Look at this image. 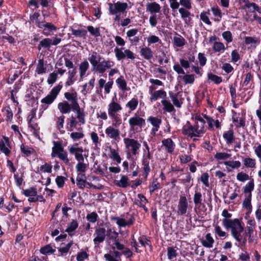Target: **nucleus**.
<instances>
[{
  "label": "nucleus",
  "mask_w": 261,
  "mask_h": 261,
  "mask_svg": "<svg viewBox=\"0 0 261 261\" xmlns=\"http://www.w3.org/2000/svg\"><path fill=\"white\" fill-rule=\"evenodd\" d=\"M168 94L170 98L171 99L173 102V105H174V106L177 108H180L183 103L184 99H178V95L179 92L175 93L172 91H169Z\"/></svg>",
  "instance_id": "21"
},
{
  "label": "nucleus",
  "mask_w": 261,
  "mask_h": 261,
  "mask_svg": "<svg viewBox=\"0 0 261 261\" xmlns=\"http://www.w3.org/2000/svg\"><path fill=\"white\" fill-rule=\"evenodd\" d=\"M68 77L67 81L65 83L66 86H69L72 85L74 82V80H73V77L75 75L76 73V68H74L72 70H69L68 72Z\"/></svg>",
  "instance_id": "43"
},
{
  "label": "nucleus",
  "mask_w": 261,
  "mask_h": 261,
  "mask_svg": "<svg viewBox=\"0 0 261 261\" xmlns=\"http://www.w3.org/2000/svg\"><path fill=\"white\" fill-rule=\"evenodd\" d=\"M185 84H192L195 81V76L193 74H187L182 76Z\"/></svg>",
  "instance_id": "57"
},
{
  "label": "nucleus",
  "mask_w": 261,
  "mask_h": 261,
  "mask_svg": "<svg viewBox=\"0 0 261 261\" xmlns=\"http://www.w3.org/2000/svg\"><path fill=\"white\" fill-rule=\"evenodd\" d=\"M89 67V63L87 60L82 62L79 67L80 76H84Z\"/></svg>",
  "instance_id": "51"
},
{
  "label": "nucleus",
  "mask_w": 261,
  "mask_h": 261,
  "mask_svg": "<svg viewBox=\"0 0 261 261\" xmlns=\"http://www.w3.org/2000/svg\"><path fill=\"white\" fill-rule=\"evenodd\" d=\"M231 156L230 154L226 152H217L214 157L217 160H226Z\"/></svg>",
  "instance_id": "64"
},
{
  "label": "nucleus",
  "mask_w": 261,
  "mask_h": 261,
  "mask_svg": "<svg viewBox=\"0 0 261 261\" xmlns=\"http://www.w3.org/2000/svg\"><path fill=\"white\" fill-rule=\"evenodd\" d=\"M65 118V116L64 115H61L60 116L55 118L56 127L61 134L65 133V130H63Z\"/></svg>",
  "instance_id": "29"
},
{
  "label": "nucleus",
  "mask_w": 261,
  "mask_h": 261,
  "mask_svg": "<svg viewBox=\"0 0 261 261\" xmlns=\"http://www.w3.org/2000/svg\"><path fill=\"white\" fill-rule=\"evenodd\" d=\"M62 87V82H60L57 86L54 87L51 90L46 96L41 99V102L43 105L41 106L40 110L44 111L47 109L49 105L53 103Z\"/></svg>",
  "instance_id": "3"
},
{
  "label": "nucleus",
  "mask_w": 261,
  "mask_h": 261,
  "mask_svg": "<svg viewBox=\"0 0 261 261\" xmlns=\"http://www.w3.org/2000/svg\"><path fill=\"white\" fill-rule=\"evenodd\" d=\"M138 105V100L137 97H133L126 104L125 106L128 108L130 111H133L136 109Z\"/></svg>",
  "instance_id": "41"
},
{
  "label": "nucleus",
  "mask_w": 261,
  "mask_h": 261,
  "mask_svg": "<svg viewBox=\"0 0 261 261\" xmlns=\"http://www.w3.org/2000/svg\"><path fill=\"white\" fill-rule=\"evenodd\" d=\"M72 34L75 36L76 37H83L84 38H85L87 32L86 30L82 29V30H75L74 29H71Z\"/></svg>",
  "instance_id": "53"
},
{
  "label": "nucleus",
  "mask_w": 261,
  "mask_h": 261,
  "mask_svg": "<svg viewBox=\"0 0 261 261\" xmlns=\"http://www.w3.org/2000/svg\"><path fill=\"white\" fill-rule=\"evenodd\" d=\"M108 229H106L103 226H98L95 227V231L93 234L94 237L93 243L95 247H98L101 243H102L107 239L108 234Z\"/></svg>",
  "instance_id": "4"
},
{
  "label": "nucleus",
  "mask_w": 261,
  "mask_h": 261,
  "mask_svg": "<svg viewBox=\"0 0 261 261\" xmlns=\"http://www.w3.org/2000/svg\"><path fill=\"white\" fill-rule=\"evenodd\" d=\"M177 253L176 250L173 247H168L167 248L168 258L170 260L176 257Z\"/></svg>",
  "instance_id": "61"
},
{
  "label": "nucleus",
  "mask_w": 261,
  "mask_h": 261,
  "mask_svg": "<svg viewBox=\"0 0 261 261\" xmlns=\"http://www.w3.org/2000/svg\"><path fill=\"white\" fill-rule=\"evenodd\" d=\"M55 251L56 249L53 248L51 244L46 245L40 249V253L44 255L54 254Z\"/></svg>",
  "instance_id": "38"
},
{
  "label": "nucleus",
  "mask_w": 261,
  "mask_h": 261,
  "mask_svg": "<svg viewBox=\"0 0 261 261\" xmlns=\"http://www.w3.org/2000/svg\"><path fill=\"white\" fill-rule=\"evenodd\" d=\"M137 196L140 200H136L135 201V204L137 205L138 206L140 207V204H146L148 202L147 199L143 194H138Z\"/></svg>",
  "instance_id": "58"
},
{
  "label": "nucleus",
  "mask_w": 261,
  "mask_h": 261,
  "mask_svg": "<svg viewBox=\"0 0 261 261\" xmlns=\"http://www.w3.org/2000/svg\"><path fill=\"white\" fill-rule=\"evenodd\" d=\"M173 43L176 46L180 47L185 45L186 41L181 36L180 37H175L173 38Z\"/></svg>",
  "instance_id": "60"
},
{
  "label": "nucleus",
  "mask_w": 261,
  "mask_h": 261,
  "mask_svg": "<svg viewBox=\"0 0 261 261\" xmlns=\"http://www.w3.org/2000/svg\"><path fill=\"white\" fill-rule=\"evenodd\" d=\"M73 92H65L64 93V97L69 101L71 102V104L74 108H76V107L80 108V106L77 100V93L73 90Z\"/></svg>",
  "instance_id": "14"
},
{
  "label": "nucleus",
  "mask_w": 261,
  "mask_h": 261,
  "mask_svg": "<svg viewBox=\"0 0 261 261\" xmlns=\"http://www.w3.org/2000/svg\"><path fill=\"white\" fill-rule=\"evenodd\" d=\"M149 93H151L149 99L151 102L157 100L159 98H167V93L164 90H159L152 93V89L150 87Z\"/></svg>",
  "instance_id": "18"
},
{
  "label": "nucleus",
  "mask_w": 261,
  "mask_h": 261,
  "mask_svg": "<svg viewBox=\"0 0 261 261\" xmlns=\"http://www.w3.org/2000/svg\"><path fill=\"white\" fill-rule=\"evenodd\" d=\"M214 243V240L211 236L210 233H207L205 237V239L201 241L203 246L206 248H212L213 246Z\"/></svg>",
  "instance_id": "35"
},
{
  "label": "nucleus",
  "mask_w": 261,
  "mask_h": 261,
  "mask_svg": "<svg viewBox=\"0 0 261 261\" xmlns=\"http://www.w3.org/2000/svg\"><path fill=\"white\" fill-rule=\"evenodd\" d=\"M67 179L64 176L58 175L55 179L57 187L59 188H62L64 186L65 182Z\"/></svg>",
  "instance_id": "59"
},
{
  "label": "nucleus",
  "mask_w": 261,
  "mask_h": 261,
  "mask_svg": "<svg viewBox=\"0 0 261 261\" xmlns=\"http://www.w3.org/2000/svg\"><path fill=\"white\" fill-rule=\"evenodd\" d=\"M38 28L43 29L42 33L46 36L53 34L54 32L57 31L58 28L51 22H46L42 21V23H38Z\"/></svg>",
  "instance_id": "10"
},
{
  "label": "nucleus",
  "mask_w": 261,
  "mask_h": 261,
  "mask_svg": "<svg viewBox=\"0 0 261 261\" xmlns=\"http://www.w3.org/2000/svg\"><path fill=\"white\" fill-rule=\"evenodd\" d=\"M128 123L130 130L134 132L141 131L146 124L145 120L136 115L129 119Z\"/></svg>",
  "instance_id": "5"
},
{
  "label": "nucleus",
  "mask_w": 261,
  "mask_h": 261,
  "mask_svg": "<svg viewBox=\"0 0 261 261\" xmlns=\"http://www.w3.org/2000/svg\"><path fill=\"white\" fill-rule=\"evenodd\" d=\"M40 16V14L39 12H35L33 14L30 15V19L33 23H35L36 26L38 28V23H42V21H40L39 20V17Z\"/></svg>",
  "instance_id": "55"
},
{
  "label": "nucleus",
  "mask_w": 261,
  "mask_h": 261,
  "mask_svg": "<svg viewBox=\"0 0 261 261\" xmlns=\"http://www.w3.org/2000/svg\"><path fill=\"white\" fill-rule=\"evenodd\" d=\"M58 109L62 115L69 113L71 110L76 112L77 115L76 118L82 124L86 123L85 113L84 110H81V108L76 107L74 108L72 104H70L67 101L64 100L58 104Z\"/></svg>",
  "instance_id": "2"
},
{
  "label": "nucleus",
  "mask_w": 261,
  "mask_h": 261,
  "mask_svg": "<svg viewBox=\"0 0 261 261\" xmlns=\"http://www.w3.org/2000/svg\"><path fill=\"white\" fill-rule=\"evenodd\" d=\"M147 121L150 122L154 127L151 130L153 131L154 133L159 130L160 126L162 123V119L158 117L150 116L147 119Z\"/></svg>",
  "instance_id": "26"
},
{
  "label": "nucleus",
  "mask_w": 261,
  "mask_h": 261,
  "mask_svg": "<svg viewBox=\"0 0 261 261\" xmlns=\"http://www.w3.org/2000/svg\"><path fill=\"white\" fill-rule=\"evenodd\" d=\"M21 155L23 157H30L31 155H36L35 150L28 145L22 144L20 147Z\"/></svg>",
  "instance_id": "20"
},
{
  "label": "nucleus",
  "mask_w": 261,
  "mask_h": 261,
  "mask_svg": "<svg viewBox=\"0 0 261 261\" xmlns=\"http://www.w3.org/2000/svg\"><path fill=\"white\" fill-rule=\"evenodd\" d=\"M129 179L126 175H121V179L120 180H115V184L117 186L126 188L130 186L128 182Z\"/></svg>",
  "instance_id": "33"
},
{
  "label": "nucleus",
  "mask_w": 261,
  "mask_h": 261,
  "mask_svg": "<svg viewBox=\"0 0 261 261\" xmlns=\"http://www.w3.org/2000/svg\"><path fill=\"white\" fill-rule=\"evenodd\" d=\"M138 240L142 246L145 247L146 245H147L150 248L152 247L151 242L149 238H147L146 236L142 235L139 238Z\"/></svg>",
  "instance_id": "49"
},
{
  "label": "nucleus",
  "mask_w": 261,
  "mask_h": 261,
  "mask_svg": "<svg viewBox=\"0 0 261 261\" xmlns=\"http://www.w3.org/2000/svg\"><path fill=\"white\" fill-rule=\"evenodd\" d=\"M98 218V216L95 212H93L90 214H89L86 216L87 221L89 222L94 223L96 222Z\"/></svg>",
  "instance_id": "63"
},
{
  "label": "nucleus",
  "mask_w": 261,
  "mask_h": 261,
  "mask_svg": "<svg viewBox=\"0 0 261 261\" xmlns=\"http://www.w3.org/2000/svg\"><path fill=\"white\" fill-rule=\"evenodd\" d=\"M22 194L26 197H35L37 195V190L35 187H32L29 189L23 190Z\"/></svg>",
  "instance_id": "40"
},
{
  "label": "nucleus",
  "mask_w": 261,
  "mask_h": 261,
  "mask_svg": "<svg viewBox=\"0 0 261 261\" xmlns=\"http://www.w3.org/2000/svg\"><path fill=\"white\" fill-rule=\"evenodd\" d=\"M251 200L252 197L245 196V198L243 201L242 206L244 209L247 210L245 216V219H247V216L249 217V215L252 212V206L251 204Z\"/></svg>",
  "instance_id": "17"
},
{
  "label": "nucleus",
  "mask_w": 261,
  "mask_h": 261,
  "mask_svg": "<svg viewBox=\"0 0 261 261\" xmlns=\"http://www.w3.org/2000/svg\"><path fill=\"white\" fill-rule=\"evenodd\" d=\"M122 254L118 251H114V256L110 253H106L104 254V257L107 261H119Z\"/></svg>",
  "instance_id": "37"
},
{
  "label": "nucleus",
  "mask_w": 261,
  "mask_h": 261,
  "mask_svg": "<svg viewBox=\"0 0 261 261\" xmlns=\"http://www.w3.org/2000/svg\"><path fill=\"white\" fill-rule=\"evenodd\" d=\"M222 224L226 229H230L231 235L236 241L240 242L242 246H245L247 241L246 233H243L244 226L241 219L238 218L234 219H223Z\"/></svg>",
  "instance_id": "1"
},
{
  "label": "nucleus",
  "mask_w": 261,
  "mask_h": 261,
  "mask_svg": "<svg viewBox=\"0 0 261 261\" xmlns=\"http://www.w3.org/2000/svg\"><path fill=\"white\" fill-rule=\"evenodd\" d=\"M196 127L195 124L193 125L189 121H187L181 129L182 134L184 136H187L191 138L193 137H199L197 134Z\"/></svg>",
  "instance_id": "9"
},
{
  "label": "nucleus",
  "mask_w": 261,
  "mask_h": 261,
  "mask_svg": "<svg viewBox=\"0 0 261 261\" xmlns=\"http://www.w3.org/2000/svg\"><path fill=\"white\" fill-rule=\"evenodd\" d=\"M194 203L196 206L199 207L202 204V197L200 192L196 190L193 197Z\"/></svg>",
  "instance_id": "44"
},
{
  "label": "nucleus",
  "mask_w": 261,
  "mask_h": 261,
  "mask_svg": "<svg viewBox=\"0 0 261 261\" xmlns=\"http://www.w3.org/2000/svg\"><path fill=\"white\" fill-rule=\"evenodd\" d=\"M192 119L195 121V125L196 127L197 134L199 137L203 135L206 131L205 123L206 122L200 114H196L194 117H192Z\"/></svg>",
  "instance_id": "7"
},
{
  "label": "nucleus",
  "mask_w": 261,
  "mask_h": 261,
  "mask_svg": "<svg viewBox=\"0 0 261 261\" xmlns=\"http://www.w3.org/2000/svg\"><path fill=\"white\" fill-rule=\"evenodd\" d=\"M79 223L75 219H72L71 222L68 224L65 232L68 233L69 236L72 237L75 233V230L78 228Z\"/></svg>",
  "instance_id": "19"
},
{
  "label": "nucleus",
  "mask_w": 261,
  "mask_h": 261,
  "mask_svg": "<svg viewBox=\"0 0 261 261\" xmlns=\"http://www.w3.org/2000/svg\"><path fill=\"white\" fill-rule=\"evenodd\" d=\"M36 71L38 74H42L46 72V68L44 67L43 59H40L37 65Z\"/></svg>",
  "instance_id": "48"
},
{
  "label": "nucleus",
  "mask_w": 261,
  "mask_h": 261,
  "mask_svg": "<svg viewBox=\"0 0 261 261\" xmlns=\"http://www.w3.org/2000/svg\"><path fill=\"white\" fill-rule=\"evenodd\" d=\"M140 55L147 60H151L153 57V51L151 49L148 47H142L140 51Z\"/></svg>",
  "instance_id": "28"
},
{
  "label": "nucleus",
  "mask_w": 261,
  "mask_h": 261,
  "mask_svg": "<svg viewBox=\"0 0 261 261\" xmlns=\"http://www.w3.org/2000/svg\"><path fill=\"white\" fill-rule=\"evenodd\" d=\"M87 30L91 34V35L95 37L100 36V32L99 28H94L92 25H89L87 27Z\"/></svg>",
  "instance_id": "54"
},
{
  "label": "nucleus",
  "mask_w": 261,
  "mask_h": 261,
  "mask_svg": "<svg viewBox=\"0 0 261 261\" xmlns=\"http://www.w3.org/2000/svg\"><path fill=\"white\" fill-rule=\"evenodd\" d=\"M245 78L242 83V87L247 86L250 82H253V75L250 71L245 75Z\"/></svg>",
  "instance_id": "62"
},
{
  "label": "nucleus",
  "mask_w": 261,
  "mask_h": 261,
  "mask_svg": "<svg viewBox=\"0 0 261 261\" xmlns=\"http://www.w3.org/2000/svg\"><path fill=\"white\" fill-rule=\"evenodd\" d=\"M110 158L113 159L117 162V164H120L121 162V158L119 155L118 152L114 149L110 148V154H109Z\"/></svg>",
  "instance_id": "46"
},
{
  "label": "nucleus",
  "mask_w": 261,
  "mask_h": 261,
  "mask_svg": "<svg viewBox=\"0 0 261 261\" xmlns=\"http://www.w3.org/2000/svg\"><path fill=\"white\" fill-rule=\"evenodd\" d=\"M223 137L227 144H231L234 140L233 130L232 129H229L224 132Z\"/></svg>",
  "instance_id": "31"
},
{
  "label": "nucleus",
  "mask_w": 261,
  "mask_h": 261,
  "mask_svg": "<svg viewBox=\"0 0 261 261\" xmlns=\"http://www.w3.org/2000/svg\"><path fill=\"white\" fill-rule=\"evenodd\" d=\"M162 144L165 146L166 150L169 153H172L175 145L171 138H167L162 141Z\"/></svg>",
  "instance_id": "25"
},
{
  "label": "nucleus",
  "mask_w": 261,
  "mask_h": 261,
  "mask_svg": "<svg viewBox=\"0 0 261 261\" xmlns=\"http://www.w3.org/2000/svg\"><path fill=\"white\" fill-rule=\"evenodd\" d=\"M54 146L52 148L51 157H55L58 154L61 152H63L64 148L62 143L60 141H53Z\"/></svg>",
  "instance_id": "27"
},
{
  "label": "nucleus",
  "mask_w": 261,
  "mask_h": 261,
  "mask_svg": "<svg viewBox=\"0 0 261 261\" xmlns=\"http://www.w3.org/2000/svg\"><path fill=\"white\" fill-rule=\"evenodd\" d=\"M124 143L127 148H131L133 155H136L137 150L140 148L141 144L134 139L126 138L124 139Z\"/></svg>",
  "instance_id": "11"
},
{
  "label": "nucleus",
  "mask_w": 261,
  "mask_h": 261,
  "mask_svg": "<svg viewBox=\"0 0 261 261\" xmlns=\"http://www.w3.org/2000/svg\"><path fill=\"white\" fill-rule=\"evenodd\" d=\"M32 120H31V119H28V126L33 130V135L35 137L39 136L38 130L39 127L38 124L37 123H32Z\"/></svg>",
  "instance_id": "52"
},
{
  "label": "nucleus",
  "mask_w": 261,
  "mask_h": 261,
  "mask_svg": "<svg viewBox=\"0 0 261 261\" xmlns=\"http://www.w3.org/2000/svg\"><path fill=\"white\" fill-rule=\"evenodd\" d=\"M73 245V241H70L68 244L66 245L65 246L63 247H60L58 250L60 252V255L59 256H63L65 255H66L67 253L69 252L71 247Z\"/></svg>",
  "instance_id": "50"
},
{
  "label": "nucleus",
  "mask_w": 261,
  "mask_h": 261,
  "mask_svg": "<svg viewBox=\"0 0 261 261\" xmlns=\"http://www.w3.org/2000/svg\"><path fill=\"white\" fill-rule=\"evenodd\" d=\"M2 111L3 112L5 111V115L6 116V121L7 123L11 122L13 119V114L10 107L9 106L5 107L3 108Z\"/></svg>",
  "instance_id": "39"
},
{
  "label": "nucleus",
  "mask_w": 261,
  "mask_h": 261,
  "mask_svg": "<svg viewBox=\"0 0 261 261\" xmlns=\"http://www.w3.org/2000/svg\"><path fill=\"white\" fill-rule=\"evenodd\" d=\"M105 133L109 138L113 139L115 140H117L119 138V130L113 127V126H110L108 127L105 130Z\"/></svg>",
  "instance_id": "16"
},
{
  "label": "nucleus",
  "mask_w": 261,
  "mask_h": 261,
  "mask_svg": "<svg viewBox=\"0 0 261 261\" xmlns=\"http://www.w3.org/2000/svg\"><path fill=\"white\" fill-rule=\"evenodd\" d=\"M67 124L69 126V128L67 127L68 131H72L73 128L75 127L78 123V122L76 120V118L72 115L67 119Z\"/></svg>",
  "instance_id": "47"
},
{
  "label": "nucleus",
  "mask_w": 261,
  "mask_h": 261,
  "mask_svg": "<svg viewBox=\"0 0 261 261\" xmlns=\"http://www.w3.org/2000/svg\"><path fill=\"white\" fill-rule=\"evenodd\" d=\"M177 208V213L179 215H184L187 213L188 202L185 196H181L180 197Z\"/></svg>",
  "instance_id": "15"
},
{
  "label": "nucleus",
  "mask_w": 261,
  "mask_h": 261,
  "mask_svg": "<svg viewBox=\"0 0 261 261\" xmlns=\"http://www.w3.org/2000/svg\"><path fill=\"white\" fill-rule=\"evenodd\" d=\"M112 119V126L115 128H117L122 123V120L119 114H113L109 115Z\"/></svg>",
  "instance_id": "45"
},
{
  "label": "nucleus",
  "mask_w": 261,
  "mask_h": 261,
  "mask_svg": "<svg viewBox=\"0 0 261 261\" xmlns=\"http://www.w3.org/2000/svg\"><path fill=\"white\" fill-rule=\"evenodd\" d=\"M160 9V5L156 2L148 3L146 5V11L151 13H158Z\"/></svg>",
  "instance_id": "32"
},
{
  "label": "nucleus",
  "mask_w": 261,
  "mask_h": 261,
  "mask_svg": "<svg viewBox=\"0 0 261 261\" xmlns=\"http://www.w3.org/2000/svg\"><path fill=\"white\" fill-rule=\"evenodd\" d=\"M207 79L213 82L215 84H219L222 82V79L221 76H218L212 72H208L207 74Z\"/></svg>",
  "instance_id": "42"
},
{
  "label": "nucleus",
  "mask_w": 261,
  "mask_h": 261,
  "mask_svg": "<svg viewBox=\"0 0 261 261\" xmlns=\"http://www.w3.org/2000/svg\"><path fill=\"white\" fill-rule=\"evenodd\" d=\"M116 83L118 87L124 92L129 90V88H127L126 82L122 75L120 76L116 80Z\"/></svg>",
  "instance_id": "36"
},
{
  "label": "nucleus",
  "mask_w": 261,
  "mask_h": 261,
  "mask_svg": "<svg viewBox=\"0 0 261 261\" xmlns=\"http://www.w3.org/2000/svg\"><path fill=\"white\" fill-rule=\"evenodd\" d=\"M114 52L117 59L120 61L127 58L128 59L134 60L135 59V56L133 51L128 49H124V48L121 49L116 47L114 49Z\"/></svg>",
  "instance_id": "8"
},
{
  "label": "nucleus",
  "mask_w": 261,
  "mask_h": 261,
  "mask_svg": "<svg viewBox=\"0 0 261 261\" xmlns=\"http://www.w3.org/2000/svg\"><path fill=\"white\" fill-rule=\"evenodd\" d=\"M243 163L247 168H254L256 165L255 160L250 158H245Z\"/></svg>",
  "instance_id": "56"
},
{
  "label": "nucleus",
  "mask_w": 261,
  "mask_h": 261,
  "mask_svg": "<svg viewBox=\"0 0 261 261\" xmlns=\"http://www.w3.org/2000/svg\"><path fill=\"white\" fill-rule=\"evenodd\" d=\"M108 114L111 115L116 114V113L120 111L122 107L120 104L116 102H112L108 106Z\"/></svg>",
  "instance_id": "30"
},
{
  "label": "nucleus",
  "mask_w": 261,
  "mask_h": 261,
  "mask_svg": "<svg viewBox=\"0 0 261 261\" xmlns=\"http://www.w3.org/2000/svg\"><path fill=\"white\" fill-rule=\"evenodd\" d=\"M161 103L163 106V110L166 112L173 113L176 112V110L174 108V105L171 102L167 100L166 98L163 99L161 100Z\"/></svg>",
  "instance_id": "22"
},
{
  "label": "nucleus",
  "mask_w": 261,
  "mask_h": 261,
  "mask_svg": "<svg viewBox=\"0 0 261 261\" xmlns=\"http://www.w3.org/2000/svg\"><path fill=\"white\" fill-rule=\"evenodd\" d=\"M254 189L253 178H250L249 181L243 187V193L245 196L252 197V192Z\"/></svg>",
  "instance_id": "23"
},
{
  "label": "nucleus",
  "mask_w": 261,
  "mask_h": 261,
  "mask_svg": "<svg viewBox=\"0 0 261 261\" xmlns=\"http://www.w3.org/2000/svg\"><path fill=\"white\" fill-rule=\"evenodd\" d=\"M102 58L100 55L97 54L96 52L94 51L92 54L91 56L88 58V60L94 69H95L100 63Z\"/></svg>",
  "instance_id": "24"
},
{
  "label": "nucleus",
  "mask_w": 261,
  "mask_h": 261,
  "mask_svg": "<svg viewBox=\"0 0 261 261\" xmlns=\"http://www.w3.org/2000/svg\"><path fill=\"white\" fill-rule=\"evenodd\" d=\"M111 220L112 221H116V224L120 227H125L126 226L132 225L135 222V218L133 216H130L128 220L126 221L123 218H120L118 217H113L111 218Z\"/></svg>",
  "instance_id": "13"
},
{
  "label": "nucleus",
  "mask_w": 261,
  "mask_h": 261,
  "mask_svg": "<svg viewBox=\"0 0 261 261\" xmlns=\"http://www.w3.org/2000/svg\"><path fill=\"white\" fill-rule=\"evenodd\" d=\"M108 232L107 236V239L109 240V241H112L114 242V243L119 241V234L114 229L108 228Z\"/></svg>",
  "instance_id": "34"
},
{
  "label": "nucleus",
  "mask_w": 261,
  "mask_h": 261,
  "mask_svg": "<svg viewBox=\"0 0 261 261\" xmlns=\"http://www.w3.org/2000/svg\"><path fill=\"white\" fill-rule=\"evenodd\" d=\"M109 11L110 14L116 15L118 13H124L128 8V5L126 3L117 2L114 4L109 3Z\"/></svg>",
  "instance_id": "6"
},
{
  "label": "nucleus",
  "mask_w": 261,
  "mask_h": 261,
  "mask_svg": "<svg viewBox=\"0 0 261 261\" xmlns=\"http://www.w3.org/2000/svg\"><path fill=\"white\" fill-rule=\"evenodd\" d=\"M10 142L8 137L4 136L0 141V151L6 156H9L11 151Z\"/></svg>",
  "instance_id": "12"
}]
</instances>
